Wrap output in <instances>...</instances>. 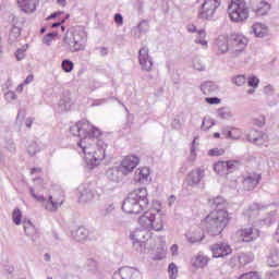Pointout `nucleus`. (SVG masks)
Instances as JSON below:
<instances>
[{"instance_id":"nucleus-1","label":"nucleus","mask_w":279,"mask_h":279,"mask_svg":"<svg viewBox=\"0 0 279 279\" xmlns=\"http://www.w3.org/2000/svg\"><path fill=\"white\" fill-rule=\"evenodd\" d=\"M70 133L81 138L77 146L81 149L80 151L84 154L87 166L90 169L99 167L101 160L106 158V149L108 147L105 141L98 140L101 136V131L87 120H81L70 128Z\"/></svg>"},{"instance_id":"nucleus-2","label":"nucleus","mask_w":279,"mask_h":279,"mask_svg":"<svg viewBox=\"0 0 279 279\" xmlns=\"http://www.w3.org/2000/svg\"><path fill=\"white\" fill-rule=\"evenodd\" d=\"M209 204L211 208L216 210L211 211L203 221V226L206 228L207 232L211 236H218L223 232V229L228 223H230V215L228 210L223 209L228 206L225 197L217 196L215 198H209Z\"/></svg>"},{"instance_id":"nucleus-3","label":"nucleus","mask_w":279,"mask_h":279,"mask_svg":"<svg viewBox=\"0 0 279 279\" xmlns=\"http://www.w3.org/2000/svg\"><path fill=\"white\" fill-rule=\"evenodd\" d=\"M34 184L35 186L31 187L32 197H34L36 202H39V204H43L48 213H57L58 208L64 204V194L60 192L59 195H50L47 199L40 194V189H45V181L41 178H35Z\"/></svg>"},{"instance_id":"nucleus-4","label":"nucleus","mask_w":279,"mask_h":279,"mask_svg":"<svg viewBox=\"0 0 279 279\" xmlns=\"http://www.w3.org/2000/svg\"><path fill=\"white\" fill-rule=\"evenodd\" d=\"M147 189L140 187L129 193L122 204V210L128 215H138L149 206Z\"/></svg>"},{"instance_id":"nucleus-5","label":"nucleus","mask_w":279,"mask_h":279,"mask_svg":"<svg viewBox=\"0 0 279 279\" xmlns=\"http://www.w3.org/2000/svg\"><path fill=\"white\" fill-rule=\"evenodd\" d=\"M133 241V247L140 254H145L147 250H154L156 241L151 238V233L146 229H135L130 234Z\"/></svg>"},{"instance_id":"nucleus-6","label":"nucleus","mask_w":279,"mask_h":279,"mask_svg":"<svg viewBox=\"0 0 279 279\" xmlns=\"http://www.w3.org/2000/svg\"><path fill=\"white\" fill-rule=\"evenodd\" d=\"M138 223L144 230H155L156 232H161L165 228V222L162 220V215L159 210L153 209L146 211L143 216L138 218Z\"/></svg>"},{"instance_id":"nucleus-7","label":"nucleus","mask_w":279,"mask_h":279,"mask_svg":"<svg viewBox=\"0 0 279 279\" xmlns=\"http://www.w3.org/2000/svg\"><path fill=\"white\" fill-rule=\"evenodd\" d=\"M63 43L68 45L72 53L84 51L86 45V34L84 31L72 28L65 33Z\"/></svg>"},{"instance_id":"nucleus-8","label":"nucleus","mask_w":279,"mask_h":279,"mask_svg":"<svg viewBox=\"0 0 279 279\" xmlns=\"http://www.w3.org/2000/svg\"><path fill=\"white\" fill-rule=\"evenodd\" d=\"M228 14L233 23H243L250 19V7L245 0H232L228 8Z\"/></svg>"},{"instance_id":"nucleus-9","label":"nucleus","mask_w":279,"mask_h":279,"mask_svg":"<svg viewBox=\"0 0 279 279\" xmlns=\"http://www.w3.org/2000/svg\"><path fill=\"white\" fill-rule=\"evenodd\" d=\"M221 8V0H205L198 10V19L202 21H215Z\"/></svg>"},{"instance_id":"nucleus-10","label":"nucleus","mask_w":279,"mask_h":279,"mask_svg":"<svg viewBox=\"0 0 279 279\" xmlns=\"http://www.w3.org/2000/svg\"><path fill=\"white\" fill-rule=\"evenodd\" d=\"M138 62L142 71L150 73L154 69V59L149 56V48L143 47L138 51Z\"/></svg>"},{"instance_id":"nucleus-11","label":"nucleus","mask_w":279,"mask_h":279,"mask_svg":"<svg viewBox=\"0 0 279 279\" xmlns=\"http://www.w3.org/2000/svg\"><path fill=\"white\" fill-rule=\"evenodd\" d=\"M78 192V202L81 204H88V202H93L95 199V196L97 195V192L93 190V185L88 183H83L77 187Z\"/></svg>"},{"instance_id":"nucleus-12","label":"nucleus","mask_w":279,"mask_h":279,"mask_svg":"<svg viewBox=\"0 0 279 279\" xmlns=\"http://www.w3.org/2000/svg\"><path fill=\"white\" fill-rule=\"evenodd\" d=\"M186 241L190 245H199L205 239L204 229L196 227L185 233Z\"/></svg>"},{"instance_id":"nucleus-13","label":"nucleus","mask_w":279,"mask_h":279,"mask_svg":"<svg viewBox=\"0 0 279 279\" xmlns=\"http://www.w3.org/2000/svg\"><path fill=\"white\" fill-rule=\"evenodd\" d=\"M138 162H141V159L137 156H126L119 167L122 173L128 175V173H132L138 167Z\"/></svg>"},{"instance_id":"nucleus-14","label":"nucleus","mask_w":279,"mask_h":279,"mask_svg":"<svg viewBox=\"0 0 279 279\" xmlns=\"http://www.w3.org/2000/svg\"><path fill=\"white\" fill-rule=\"evenodd\" d=\"M214 258H223L232 254V248L226 242L216 243L210 246Z\"/></svg>"},{"instance_id":"nucleus-15","label":"nucleus","mask_w":279,"mask_h":279,"mask_svg":"<svg viewBox=\"0 0 279 279\" xmlns=\"http://www.w3.org/2000/svg\"><path fill=\"white\" fill-rule=\"evenodd\" d=\"M231 51L241 52L247 47V38L243 35L234 34L230 37Z\"/></svg>"},{"instance_id":"nucleus-16","label":"nucleus","mask_w":279,"mask_h":279,"mask_svg":"<svg viewBox=\"0 0 279 279\" xmlns=\"http://www.w3.org/2000/svg\"><path fill=\"white\" fill-rule=\"evenodd\" d=\"M204 167L196 168L192 170L187 175V184L189 186H197L199 185V182L204 180V173H205Z\"/></svg>"},{"instance_id":"nucleus-17","label":"nucleus","mask_w":279,"mask_h":279,"mask_svg":"<svg viewBox=\"0 0 279 279\" xmlns=\"http://www.w3.org/2000/svg\"><path fill=\"white\" fill-rule=\"evenodd\" d=\"M251 5L257 16H265L271 8L269 2L263 0H251Z\"/></svg>"},{"instance_id":"nucleus-18","label":"nucleus","mask_w":279,"mask_h":279,"mask_svg":"<svg viewBox=\"0 0 279 279\" xmlns=\"http://www.w3.org/2000/svg\"><path fill=\"white\" fill-rule=\"evenodd\" d=\"M240 236L244 243H252V241H256L258 236H260V232L256 228H245L240 231Z\"/></svg>"},{"instance_id":"nucleus-19","label":"nucleus","mask_w":279,"mask_h":279,"mask_svg":"<svg viewBox=\"0 0 279 279\" xmlns=\"http://www.w3.org/2000/svg\"><path fill=\"white\" fill-rule=\"evenodd\" d=\"M246 138L254 145H263L265 141H267V134L263 133L262 131L251 130L246 135Z\"/></svg>"},{"instance_id":"nucleus-20","label":"nucleus","mask_w":279,"mask_h":279,"mask_svg":"<svg viewBox=\"0 0 279 279\" xmlns=\"http://www.w3.org/2000/svg\"><path fill=\"white\" fill-rule=\"evenodd\" d=\"M39 0H17V4L20 5L22 12L25 14H32L36 12V5H38Z\"/></svg>"},{"instance_id":"nucleus-21","label":"nucleus","mask_w":279,"mask_h":279,"mask_svg":"<svg viewBox=\"0 0 279 279\" xmlns=\"http://www.w3.org/2000/svg\"><path fill=\"white\" fill-rule=\"evenodd\" d=\"M134 182H138L140 184H147V182H149V168L144 167L137 169L135 171Z\"/></svg>"},{"instance_id":"nucleus-22","label":"nucleus","mask_w":279,"mask_h":279,"mask_svg":"<svg viewBox=\"0 0 279 279\" xmlns=\"http://www.w3.org/2000/svg\"><path fill=\"white\" fill-rule=\"evenodd\" d=\"M260 182V174H252L244 179L243 186L245 191H254Z\"/></svg>"},{"instance_id":"nucleus-23","label":"nucleus","mask_w":279,"mask_h":279,"mask_svg":"<svg viewBox=\"0 0 279 279\" xmlns=\"http://www.w3.org/2000/svg\"><path fill=\"white\" fill-rule=\"evenodd\" d=\"M106 175L108 180H110L111 182H120L121 178H123V175L125 174L123 173V170H121L120 166H118V167L109 168L106 171Z\"/></svg>"},{"instance_id":"nucleus-24","label":"nucleus","mask_w":279,"mask_h":279,"mask_svg":"<svg viewBox=\"0 0 279 279\" xmlns=\"http://www.w3.org/2000/svg\"><path fill=\"white\" fill-rule=\"evenodd\" d=\"M201 90L204 95H217L219 93V85L213 81H207L201 85Z\"/></svg>"},{"instance_id":"nucleus-25","label":"nucleus","mask_w":279,"mask_h":279,"mask_svg":"<svg viewBox=\"0 0 279 279\" xmlns=\"http://www.w3.org/2000/svg\"><path fill=\"white\" fill-rule=\"evenodd\" d=\"M228 37L226 35H220L217 40H216V47H217V53H227L229 49V44H228Z\"/></svg>"},{"instance_id":"nucleus-26","label":"nucleus","mask_w":279,"mask_h":279,"mask_svg":"<svg viewBox=\"0 0 279 279\" xmlns=\"http://www.w3.org/2000/svg\"><path fill=\"white\" fill-rule=\"evenodd\" d=\"M72 238L77 243H82V241H86L88 239V229L84 227H78L76 230L72 232Z\"/></svg>"},{"instance_id":"nucleus-27","label":"nucleus","mask_w":279,"mask_h":279,"mask_svg":"<svg viewBox=\"0 0 279 279\" xmlns=\"http://www.w3.org/2000/svg\"><path fill=\"white\" fill-rule=\"evenodd\" d=\"M267 264L269 267H278L279 266V253L278 248L271 247L268 254Z\"/></svg>"},{"instance_id":"nucleus-28","label":"nucleus","mask_w":279,"mask_h":279,"mask_svg":"<svg viewBox=\"0 0 279 279\" xmlns=\"http://www.w3.org/2000/svg\"><path fill=\"white\" fill-rule=\"evenodd\" d=\"M260 210V205L253 203L251 206H248L247 209L244 210L243 215L244 217H247L248 221L254 219L255 217H258V213Z\"/></svg>"},{"instance_id":"nucleus-29","label":"nucleus","mask_w":279,"mask_h":279,"mask_svg":"<svg viewBox=\"0 0 279 279\" xmlns=\"http://www.w3.org/2000/svg\"><path fill=\"white\" fill-rule=\"evenodd\" d=\"M206 265H208V256L204 255V253H198L193 260V266L196 269H204Z\"/></svg>"},{"instance_id":"nucleus-30","label":"nucleus","mask_w":279,"mask_h":279,"mask_svg":"<svg viewBox=\"0 0 279 279\" xmlns=\"http://www.w3.org/2000/svg\"><path fill=\"white\" fill-rule=\"evenodd\" d=\"M24 226V232L26 234V236H29V239H32V241L34 243H36V239H34V236H36V227L34 226V223H32V221L27 220L23 222Z\"/></svg>"},{"instance_id":"nucleus-31","label":"nucleus","mask_w":279,"mask_h":279,"mask_svg":"<svg viewBox=\"0 0 279 279\" xmlns=\"http://www.w3.org/2000/svg\"><path fill=\"white\" fill-rule=\"evenodd\" d=\"M120 272L123 279H135L138 276V270L128 266L120 268Z\"/></svg>"},{"instance_id":"nucleus-32","label":"nucleus","mask_w":279,"mask_h":279,"mask_svg":"<svg viewBox=\"0 0 279 279\" xmlns=\"http://www.w3.org/2000/svg\"><path fill=\"white\" fill-rule=\"evenodd\" d=\"M71 106H73L71 97L64 96L59 101L58 112H69V110H71Z\"/></svg>"},{"instance_id":"nucleus-33","label":"nucleus","mask_w":279,"mask_h":279,"mask_svg":"<svg viewBox=\"0 0 279 279\" xmlns=\"http://www.w3.org/2000/svg\"><path fill=\"white\" fill-rule=\"evenodd\" d=\"M253 32L257 38H265V36H267V26L256 23L253 25Z\"/></svg>"},{"instance_id":"nucleus-34","label":"nucleus","mask_w":279,"mask_h":279,"mask_svg":"<svg viewBox=\"0 0 279 279\" xmlns=\"http://www.w3.org/2000/svg\"><path fill=\"white\" fill-rule=\"evenodd\" d=\"M233 260H239L240 265H247L254 260V254L241 253L238 257H234Z\"/></svg>"},{"instance_id":"nucleus-35","label":"nucleus","mask_w":279,"mask_h":279,"mask_svg":"<svg viewBox=\"0 0 279 279\" xmlns=\"http://www.w3.org/2000/svg\"><path fill=\"white\" fill-rule=\"evenodd\" d=\"M196 45H202V47H208V41L206 40V31L199 29L197 32V37L195 38Z\"/></svg>"},{"instance_id":"nucleus-36","label":"nucleus","mask_w":279,"mask_h":279,"mask_svg":"<svg viewBox=\"0 0 279 279\" xmlns=\"http://www.w3.org/2000/svg\"><path fill=\"white\" fill-rule=\"evenodd\" d=\"M19 36H21V28L19 26H13L9 34V43L12 45L13 43H16L19 39Z\"/></svg>"},{"instance_id":"nucleus-37","label":"nucleus","mask_w":279,"mask_h":279,"mask_svg":"<svg viewBox=\"0 0 279 279\" xmlns=\"http://www.w3.org/2000/svg\"><path fill=\"white\" fill-rule=\"evenodd\" d=\"M217 114L220 119H232V111L228 107H222L217 110Z\"/></svg>"},{"instance_id":"nucleus-38","label":"nucleus","mask_w":279,"mask_h":279,"mask_svg":"<svg viewBox=\"0 0 279 279\" xmlns=\"http://www.w3.org/2000/svg\"><path fill=\"white\" fill-rule=\"evenodd\" d=\"M214 171L218 173V175H223L227 172V165L226 161H218L214 165Z\"/></svg>"},{"instance_id":"nucleus-39","label":"nucleus","mask_w":279,"mask_h":279,"mask_svg":"<svg viewBox=\"0 0 279 279\" xmlns=\"http://www.w3.org/2000/svg\"><path fill=\"white\" fill-rule=\"evenodd\" d=\"M114 203H107L105 204V207L102 209V216L104 217H110L111 215H114Z\"/></svg>"},{"instance_id":"nucleus-40","label":"nucleus","mask_w":279,"mask_h":279,"mask_svg":"<svg viewBox=\"0 0 279 279\" xmlns=\"http://www.w3.org/2000/svg\"><path fill=\"white\" fill-rule=\"evenodd\" d=\"M21 219H23V213L21 209L15 208L12 213V221L15 226H21Z\"/></svg>"},{"instance_id":"nucleus-41","label":"nucleus","mask_w":279,"mask_h":279,"mask_svg":"<svg viewBox=\"0 0 279 279\" xmlns=\"http://www.w3.org/2000/svg\"><path fill=\"white\" fill-rule=\"evenodd\" d=\"M61 66L64 71V73H71V71H73V68L75 66L73 61L69 60V59H64L61 63Z\"/></svg>"},{"instance_id":"nucleus-42","label":"nucleus","mask_w":279,"mask_h":279,"mask_svg":"<svg viewBox=\"0 0 279 279\" xmlns=\"http://www.w3.org/2000/svg\"><path fill=\"white\" fill-rule=\"evenodd\" d=\"M193 68L196 71H205L206 70V65H204V62H202V59H199V57H195L193 59Z\"/></svg>"},{"instance_id":"nucleus-43","label":"nucleus","mask_w":279,"mask_h":279,"mask_svg":"<svg viewBox=\"0 0 279 279\" xmlns=\"http://www.w3.org/2000/svg\"><path fill=\"white\" fill-rule=\"evenodd\" d=\"M213 125H215V121L208 117H205L203 119V123H202V130H204L205 132L210 130V128H213Z\"/></svg>"},{"instance_id":"nucleus-44","label":"nucleus","mask_w":279,"mask_h":279,"mask_svg":"<svg viewBox=\"0 0 279 279\" xmlns=\"http://www.w3.org/2000/svg\"><path fill=\"white\" fill-rule=\"evenodd\" d=\"M137 29L140 31L141 34H145L146 32H149V22H147V20H143L137 25Z\"/></svg>"},{"instance_id":"nucleus-45","label":"nucleus","mask_w":279,"mask_h":279,"mask_svg":"<svg viewBox=\"0 0 279 279\" xmlns=\"http://www.w3.org/2000/svg\"><path fill=\"white\" fill-rule=\"evenodd\" d=\"M27 151L29 156H36V154L39 151L38 144L36 142H32L27 147Z\"/></svg>"},{"instance_id":"nucleus-46","label":"nucleus","mask_w":279,"mask_h":279,"mask_svg":"<svg viewBox=\"0 0 279 279\" xmlns=\"http://www.w3.org/2000/svg\"><path fill=\"white\" fill-rule=\"evenodd\" d=\"M227 167V173H232L236 169V165H239L238 160H229L226 161Z\"/></svg>"},{"instance_id":"nucleus-47","label":"nucleus","mask_w":279,"mask_h":279,"mask_svg":"<svg viewBox=\"0 0 279 279\" xmlns=\"http://www.w3.org/2000/svg\"><path fill=\"white\" fill-rule=\"evenodd\" d=\"M5 150L10 151V154H16V144H14V141L12 140L7 141Z\"/></svg>"},{"instance_id":"nucleus-48","label":"nucleus","mask_w":279,"mask_h":279,"mask_svg":"<svg viewBox=\"0 0 279 279\" xmlns=\"http://www.w3.org/2000/svg\"><path fill=\"white\" fill-rule=\"evenodd\" d=\"M169 274H170V279H175L178 278V266L175 264H170L168 267Z\"/></svg>"},{"instance_id":"nucleus-49","label":"nucleus","mask_w":279,"mask_h":279,"mask_svg":"<svg viewBox=\"0 0 279 279\" xmlns=\"http://www.w3.org/2000/svg\"><path fill=\"white\" fill-rule=\"evenodd\" d=\"M221 134L225 138H236V135H232V126L223 128Z\"/></svg>"},{"instance_id":"nucleus-50","label":"nucleus","mask_w":279,"mask_h":279,"mask_svg":"<svg viewBox=\"0 0 279 279\" xmlns=\"http://www.w3.org/2000/svg\"><path fill=\"white\" fill-rule=\"evenodd\" d=\"M239 279H260V276L258 272L251 271L243 274Z\"/></svg>"},{"instance_id":"nucleus-51","label":"nucleus","mask_w":279,"mask_h":279,"mask_svg":"<svg viewBox=\"0 0 279 279\" xmlns=\"http://www.w3.org/2000/svg\"><path fill=\"white\" fill-rule=\"evenodd\" d=\"M195 143H196V141L193 140L192 146H191V153H190V157H189L190 162H195V158H197V154L195 153Z\"/></svg>"},{"instance_id":"nucleus-52","label":"nucleus","mask_w":279,"mask_h":279,"mask_svg":"<svg viewBox=\"0 0 279 279\" xmlns=\"http://www.w3.org/2000/svg\"><path fill=\"white\" fill-rule=\"evenodd\" d=\"M25 51H27V47L19 48L15 52V57L17 60H23L25 58Z\"/></svg>"},{"instance_id":"nucleus-53","label":"nucleus","mask_w":279,"mask_h":279,"mask_svg":"<svg viewBox=\"0 0 279 279\" xmlns=\"http://www.w3.org/2000/svg\"><path fill=\"white\" fill-rule=\"evenodd\" d=\"M274 219V213H270L266 218L260 219V226H271Z\"/></svg>"},{"instance_id":"nucleus-54","label":"nucleus","mask_w":279,"mask_h":279,"mask_svg":"<svg viewBox=\"0 0 279 279\" xmlns=\"http://www.w3.org/2000/svg\"><path fill=\"white\" fill-rule=\"evenodd\" d=\"M58 36V33H49L44 37L45 45H51L53 37Z\"/></svg>"},{"instance_id":"nucleus-55","label":"nucleus","mask_w":279,"mask_h":279,"mask_svg":"<svg viewBox=\"0 0 279 279\" xmlns=\"http://www.w3.org/2000/svg\"><path fill=\"white\" fill-rule=\"evenodd\" d=\"M258 83H259L258 77H256V76L248 77L247 84L252 88H256L258 86Z\"/></svg>"},{"instance_id":"nucleus-56","label":"nucleus","mask_w":279,"mask_h":279,"mask_svg":"<svg viewBox=\"0 0 279 279\" xmlns=\"http://www.w3.org/2000/svg\"><path fill=\"white\" fill-rule=\"evenodd\" d=\"M233 83H235L236 86H243L245 84V76L244 75H238L233 78Z\"/></svg>"},{"instance_id":"nucleus-57","label":"nucleus","mask_w":279,"mask_h":279,"mask_svg":"<svg viewBox=\"0 0 279 279\" xmlns=\"http://www.w3.org/2000/svg\"><path fill=\"white\" fill-rule=\"evenodd\" d=\"M208 156H223V150L219 148H213L208 151Z\"/></svg>"},{"instance_id":"nucleus-58","label":"nucleus","mask_w":279,"mask_h":279,"mask_svg":"<svg viewBox=\"0 0 279 279\" xmlns=\"http://www.w3.org/2000/svg\"><path fill=\"white\" fill-rule=\"evenodd\" d=\"M205 101L207 104H210L211 106L217 105V104H221V99H219L217 97H207V98H205Z\"/></svg>"},{"instance_id":"nucleus-59","label":"nucleus","mask_w":279,"mask_h":279,"mask_svg":"<svg viewBox=\"0 0 279 279\" xmlns=\"http://www.w3.org/2000/svg\"><path fill=\"white\" fill-rule=\"evenodd\" d=\"M231 132H232V136H236V137H229V138L233 141H239V138H241V131L239 129L231 128Z\"/></svg>"},{"instance_id":"nucleus-60","label":"nucleus","mask_w":279,"mask_h":279,"mask_svg":"<svg viewBox=\"0 0 279 279\" xmlns=\"http://www.w3.org/2000/svg\"><path fill=\"white\" fill-rule=\"evenodd\" d=\"M7 101H14L16 99V94L14 92H8L4 94Z\"/></svg>"},{"instance_id":"nucleus-61","label":"nucleus","mask_w":279,"mask_h":279,"mask_svg":"<svg viewBox=\"0 0 279 279\" xmlns=\"http://www.w3.org/2000/svg\"><path fill=\"white\" fill-rule=\"evenodd\" d=\"M114 23L119 26L123 25V15L121 13L114 14Z\"/></svg>"},{"instance_id":"nucleus-62","label":"nucleus","mask_w":279,"mask_h":279,"mask_svg":"<svg viewBox=\"0 0 279 279\" xmlns=\"http://www.w3.org/2000/svg\"><path fill=\"white\" fill-rule=\"evenodd\" d=\"M171 126L173 128V130H180L182 128V123L180 122V119L174 118L172 120Z\"/></svg>"},{"instance_id":"nucleus-63","label":"nucleus","mask_w":279,"mask_h":279,"mask_svg":"<svg viewBox=\"0 0 279 279\" xmlns=\"http://www.w3.org/2000/svg\"><path fill=\"white\" fill-rule=\"evenodd\" d=\"M23 119H25V112L19 111L17 118H16V123H20V125L23 124Z\"/></svg>"},{"instance_id":"nucleus-64","label":"nucleus","mask_w":279,"mask_h":279,"mask_svg":"<svg viewBox=\"0 0 279 279\" xmlns=\"http://www.w3.org/2000/svg\"><path fill=\"white\" fill-rule=\"evenodd\" d=\"M269 279H279V270H274L268 274Z\"/></svg>"}]
</instances>
